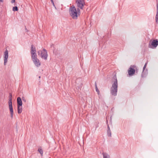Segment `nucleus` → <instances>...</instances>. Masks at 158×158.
Here are the masks:
<instances>
[{
	"mask_svg": "<svg viewBox=\"0 0 158 158\" xmlns=\"http://www.w3.org/2000/svg\"><path fill=\"white\" fill-rule=\"evenodd\" d=\"M136 67L135 65H131L128 70V73L129 75H133L135 72V69Z\"/></svg>",
	"mask_w": 158,
	"mask_h": 158,
	"instance_id": "5",
	"label": "nucleus"
},
{
	"mask_svg": "<svg viewBox=\"0 0 158 158\" xmlns=\"http://www.w3.org/2000/svg\"><path fill=\"white\" fill-rule=\"evenodd\" d=\"M117 90L112 88H110V93L112 95L115 96L117 95Z\"/></svg>",
	"mask_w": 158,
	"mask_h": 158,
	"instance_id": "11",
	"label": "nucleus"
},
{
	"mask_svg": "<svg viewBox=\"0 0 158 158\" xmlns=\"http://www.w3.org/2000/svg\"><path fill=\"white\" fill-rule=\"evenodd\" d=\"M31 58H32L36 57L37 55L36 53V51L35 48L34 47L33 45H31Z\"/></svg>",
	"mask_w": 158,
	"mask_h": 158,
	"instance_id": "6",
	"label": "nucleus"
},
{
	"mask_svg": "<svg viewBox=\"0 0 158 158\" xmlns=\"http://www.w3.org/2000/svg\"><path fill=\"white\" fill-rule=\"evenodd\" d=\"M38 151L42 156L43 154V151L42 149L41 148H39L38 149Z\"/></svg>",
	"mask_w": 158,
	"mask_h": 158,
	"instance_id": "18",
	"label": "nucleus"
},
{
	"mask_svg": "<svg viewBox=\"0 0 158 158\" xmlns=\"http://www.w3.org/2000/svg\"><path fill=\"white\" fill-rule=\"evenodd\" d=\"M0 1L1 2H3V0H0Z\"/></svg>",
	"mask_w": 158,
	"mask_h": 158,
	"instance_id": "25",
	"label": "nucleus"
},
{
	"mask_svg": "<svg viewBox=\"0 0 158 158\" xmlns=\"http://www.w3.org/2000/svg\"><path fill=\"white\" fill-rule=\"evenodd\" d=\"M102 155L103 158H110V155L106 153H103Z\"/></svg>",
	"mask_w": 158,
	"mask_h": 158,
	"instance_id": "15",
	"label": "nucleus"
},
{
	"mask_svg": "<svg viewBox=\"0 0 158 158\" xmlns=\"http://www.w3.org/2000/svg\"><path fill=\"white\" fill-rule=\"evenodd\" d=\"M15 2V0H11V2L12 3H13Z\"/></svg>",
	"mask_w": 158,
	"mask_h": 158,
	"instance_id": "23",
	"label": "nucleus"
},
{
	"mask_svg": "<svg viewBox=\"0 0 158 158\" xmlns=\"http://www.w3.org/2000/svg\"><path fill=\"white\" fill-rule=\"evenodd\" d=\"M8 57V51L6 50L4 52V65L6 64L7 62V59Z\"/></svg>",
	"mask_w": 158,
	"mask_h": 158,
	"instance_id": "8",
	"label": "nucleus"
},
{
	"mask_svg": "<svg viewBox=\"0 0 158 158\" xmlns=\"http://www.w3.org/2000/svg\"><path fill=\"white\" fill-rule=\"evenodd\" d=\"M17 106H22V102L21 98L19 97L17 98Z\"/></svg>",
	"mask_w": 158,
	"mask_h": 158,
	"instance_id": "13",
	"label": "nucleus"
},
{
	"mask_svg": "<svg viewBox=\"0 0 158 158\" xmlns=\"http://www.w3.org/2000/svg\"><path fill=\"white\" fill-rule=\"evenodd\" d=\"M32 61L37 67H39L40 65V63L39 59H38L37 56L32 58Z\"/></svg>",
	"mask_w": 158,
	"mask_h": 158,
	"instance_id": "7",
	"label": "nucleus"
},
{
	"mask_svg": "<svg viewBox=\"0 0 158 158\" xmlns=\"http://www.w3.org/2000/svg\"><path fill=\"white\" fill-rule=\"evenodd\" d=\"M147 64V62L145 64L143 67V71L144 70L145 68H146Z\"/></svg>",
	"mask_w": 158,
	"mask_h": 158,
	"instance_id": "22",
	"label": "nucleus"
},
{
	"mask_svg": "<svg viewBox=\"0 0 158 158\" xmlns=\"http://www.w3.org/2000/svg\"><path fill=\"white\" fill-rule=\"evenodd\" d=\"M52 5H53V6L55 7V8L56 9V7L55 6V5L54 4V3H52Z\"/></svg>",
	"mask_w": 158,
	"mask_h": 158,
	"instance_id": "24",
	"label": "nucleus"
},
{
	"mask_svg": "<svg viewBox=\"0 0 158 158\" xmlns=\"http://www.w3.org/2000/svg\"><path fill=\"white\" fill-rule=\"evenodd\" d=\"M22 99L23 102H27V99L24 97H23L22 98Z\"/></svg>",
	"mask_w": 158,
	"mask_h": 158,
	"instance_id": "21",
	"label": "nucleus"
},
{
	"mask_svg": "<svg viewBox=\"0 0 158 158\" xmlns=\"http://www.w3.org/2000/svg\"><path fill=\"white\" fill-rule=\"evenodd\" d=\"M51 1V2H52V3H54V2H53V0H52Z\"/></svg>",
	"mask_w": 158,
	"mask_h": 158,
	"instance_id": "26",
	"label": "nucleus"
},
{
	"mask_svg": "<svg viewBox=\"0 0 158 158\" xmlns=\"http://www.w3.org/2000/svg\"><path fill=\"white\" fill-rule=\"evenodd\" d=\"M108 130H107V135L108 136L111 137V134L109 125H108Z\"/></svg>",
	"mask_w": 158,
	"mask_h": 158,
	"instance_id": "16",
	"label": "nucleus"
},
{
	"mask_svg": "<svg viewBox=\"0 0 158 158\" xmlns=\"http://www.w3.org/2000/svg\"><path fill=\"white\" fill-rule=\"evenodd\" d=\"M151 45L155 48H156L158 45V41L157 40H154L151 43Z\"/></svg>",
	"mask_w": 158,
	"mask_h": 158,
	"instance_id": "10",
	"label": "nucleus"
},
{
	"mask_svg": "<svg viewBox=\"0 0 158 158\" xmlns=\"http://www.w3.org/2000/svg\"><path fill=\"white\" fill-rule=\"evenodd\" d=\"M112 86L111 87L118 90V83L116 76H114L112 78Z\"/></svg>",
	"mask_w": 158,
	"mask_h": 158,
	"instance_id": "3",
	"label": "nucleus"
},
{
	"mask_svg": "<svg viewBox=\"0 0 158 158\" xmlns=\"http://www.w3.org/2000/svg\"><path fill=\"white\" fill-rule=\"evenodd\" d=\"M155 20L156 22L158 23V0H157V11L156 16Z\"/></svg>",
	"mask_w": 158,
	"mask_h": 158,
	"instance_id": "12",
	"label": "nucleus"
},
{
	"mask_svg": "<svg viewBox=\"0 0 158 158\" xmlns=\"http://www.w3.org/2000/svg\"><path fill=\"white\" fill-rule=\"evenodd\" d=\"M18 106V113L19 114H20L22 111V106Z\"/></svg>",
	"mask_w": 158,
	"mask_h": 158,
	"instance_id": "14",
	"label": "nucleus"
},
{
	"mask_svg": "<svg viewBox=\"0 0 158 158\" xmlns=\"http://www.w3.org/2000/svg\"><path fill=\"white\" fill-rule=\"evenodd\" d=\"M38 55L40 56L42 59L45 60L47 59L48 54L47 51L45 49H43L42 50H39L37 52Z\"/></svg>",
	"mask_w": 158,
	"mask_h": 158,
	"instance_id": "2",
	"label": "nucleus"
},
{
	"mask_svg": "<svg viewBox=\"0 0 158 158\" xmlns=\"http://www.w3.org/2000/svg\"><path fill=\"white\" fill-rule=\"evenodd\" d=\"M12 103V94H9V101L8 102V103Z\"/></svg>",
	"mask_w": 158,
	"mask_h": 158,
	"instance_id": "17",
	"label": "nucleus"
},
{
	"mask_svg": "<svg viewBox=\"0 0 158 158\" xmlns=\"http://www.w3.org/2000/svg\"><path fill=\"white\" fill-rule=\"evenodd\" d=\"M70 15L72 18L74 19H76L78 16V15L80 12V10L79 9L76 10L74 6H73L69 9Z\"/></svg>",
	"mask_w": 158,
	"mask_h": 158,
	"instance_id": "1",
	"label": "nucleus"
},
{
	"mask_svg": "<svg viewBox=\"0 0 158 158\" xmlns=\"http://www.w3.org/2000/svg\"><path fill=\"white\" fill-rule=\"evenodd\" d=\"M95 86L96 90L98 93L99 92V91L98 88V87H97L96 83H95Z\"/></svg>",
	"mask_w": 158,
	"mask_h": 158,
	"instance_id": "20",
	"label": "nucleus"
},
{
	"mask_svg": "<svg viewBox=\"0 0 158 158\" xmlns=\"http://www.w3.org/2000/svg\"><path fill=\"white\" fill-rule=\"evenodd\" d=\"M77 6L81 9H83L85 2L83 0H76Z\"/></svg>",
	"mask_w": 158,
	"mask_h": 158,
	"instance_id": "4",
	"label": "nucleus"
},
{
	"mask_svg": "<svg viewBox=\"0 0 158 158\" xmlns=\"http://www.w3.org/2000/svg\"><path fill=\"white\" fill-rule=\"evenodd\" d=\"M9 107L10 113V116L11 118L13 117V111L12 107V103H9Z\"/></svg>",
	"mask_w": 158,
	"mask_h": 158,
	"instance_id": "9",
	"label": "nucleus"
},
{
	"mask_svg": "<svg viewBox=\"0 0 158 158\" xmlns=\"http://www.w3.org/2000/svg\"><path fill=\"white\" fill-rule=\"evenodd\" d=\"M18 10V8L17 6H15L13 7V11H17Z\"/></svg>",
	"mask_w": 158,
	"mask_h": 158,
	"instance_id": "19",
	"label": "nucleus"
}]
</instances>
